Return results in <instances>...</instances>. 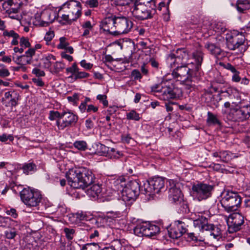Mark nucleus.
I'll return each instance as SVG.
<instances>
[{"instance_id": "f257e3e1", "label": "nucleus", "mask_w": 250, "mask_h": 250, "mask_svg": "<svg viewBox=\"0 0 250 250\" xmlns=\"http://www.w3.org/2000/svg\"><path fill=\"white\" fill-rule=\"evenodd\" d=\"M194 62H191L187 65H177L173 69L172 75L178 81L185 82L186 89H194L196 83L199 82L203 75L201 66L203 61L204 53L200 50L192 53Z\"/></svg>"}, {"instance_id": "f03ea898", "label": "nucleus", "mask_w": 250, "mask_h": 250, "mask_svg": "<svg viewBox=\"0 0 250 250\" xmlns=\"http://www.w3.org/2000/svg\"><path fill=\"white\" fill-rule=\"evenodd\" d=\"M66 176L71 187L83 190L91 185L95 179L92 171L85 167L70 170L67 173Z\"/></svg>"}, {"instance_id": "7ed1b4c3", "label": "nucleus", "mask_w": 250, "mask_h": 250, "mask_svg": "<svg viewBox=\"0 0 250 250\" xmlns=\"http://www.w3.org/2000/svg\"><path fill=\"white\" fill-rule=\"evenodd\" d=\"M151 91L160 94L164 100L176 99L182 96V89L178 87L171 81L163 80L161 83L151 86Z\"/></svg>"}, {"instance_id": "20e7f679", "label": "nucleus", "mask_w": 250, "mask_h": 250, "mask_svg": "<svg viewBox=\"0 0 250 250\" xmlns=\"http://www.w3.org/2000/svg\"><path fill=\"white\" fill-rule=\"evenodd\" d=\"M168 191V199L169 201L175 204L179 208L180 212L188 213L189 209L186 201L183 199V195L180 188V184L175 183L173 180H170Z\"/></svg>"}, {"instance_id": "39448f33", "label": "nucleus", "mask_w": 250, "mask_h": 250, "mask_svg": "<svg viewBox=\"0 0 250 250\" xmlns=\"http://www.w3.org/2000/svg\"><path fill=\"white\" fill-rule=\"evenodd\" d=\"M222 196L221 204L226 211L229 212L238 210L242 203V198L238 192L225 190Z\"/></svg>"}, {"instance_id": "423d86ee", "label": "nucleus", "mask_w": 250, "mask_h": 250, "mask_svg": "<svg viewBox=\"0 0 250 250\" xmlns=\"http://www.w3.org/2000/svg\"><path fill=\"white\" fill-rule=\"evenodd\" d=\"M49 118L50 120L57 119V125L60 129H63L67 126L75 124L77 120V117L70 112H60L57 110H51Z\"/></svg>"}, {"instance_id": "0eeeda50", "label": "nucleus", "mask_w": 250, "mask_h": 250, "mask_svg": "<svg viewBox=\"0 0 250 250\" xmlns=\"http://www.w3.org/2000/svg\"><path fill=\"white\" fill-rule=\"evenodd\" d=\"M165 181L160 177H154L144 183L141 187V191L148 196H153L165 188Z\"/></svg>"}, {"instance_id": "6e6552de", "label": "nucleus", "mask_w": 250, "mask_h": 250, "mask_svg": "<svg viewBox=\"0 0 250 250\" xmlns=\"http://www.w3.org/2000/svg\"><path fill=\"white\" fill-rule=\"evenodd\" d=\"M20 196L22 202L30 207L37 206L42 199V195L39 191L29 188H23L20 192Z\"/></svg>"}, {"instance_id": "1a4fd4ad", "label": "nucleus", "mask_w": 250, "mask_h": 250, "mask_svg": "<svg viewBox=\"0 0 250 250\" xmlns=\"http://www.w3.org/2000/svg\"><path fill=\"white\" fill-rule=\"evenodd\" d=\"M134 2L131 8L132 15L134 18L138 21H144L151 19L153 15L151 11L140 2V0H131Z\"/></svg>"}, {"instance_id": "9d476101", "label": "nucleus", "mask_w": 250, "mask_h": 250, "mask_svg": "<svg viewBox=\"0 0 250 250\" xmlns=\"http://www.w3.org/2000/svg\"><path fill=\"white\" fill-rule=\"evenodd\" d=\"M134 233L140 237L145 236L151 237L156 235L160 232L159 227L147 222L138 224L134 228Z\"/></svg>"}, {"instance_id": "9b49d317", "label": "nucleus", "mask_w": 250, "mask_h": 250, "mask_svg": "<svg viewBox=\"0 0 250 250\" xmlns=\"http://www.w3.org/2000/svg\"><path fill=\"white\" fill-rule=\"evenodd\" d=\"M141 191V187L136 181L130 182L126 185L120 193V196L125 202L134 201Z\"/></svg>"}, {"instance_id": "f8f14e48", "label": "nucleus", "mask_w": 250, "mask_h": 250, "mask_svg": "<svg viewBox=\"0 0 250 250\" xmlns=\"http://www.w3.org/2000/svg\"><path fill=\"white\" fill-rule=\"evenodd\" d=\"M213 188V186L208 184L200 183L193 185L192 187V196L198 201L206 199L211 196Z\"/></svg>"}, {"instance_id": "ddd939ff", "label": "nucleus", "mask_w": 250, "mask_h": 250, "mask_svg": "<svg viewBox=\"0 0 250 250\" xmlns=\"http://www.w3.org/2000/svg\"><path fill=\"white\" fill-rule=\"evenodd\" d=\"M115 30L114 31V36L127 33L133 26V23L127 18L122 16H115Z\"/></svg>"}, {"instance_id": "4468645a", "label": "nucleus", "mask_w": 250, "mask_h": 250, "mask_svg": "<svg viewBox=\"0 0 250 250\" xmlns=\"http://www.w3.org/2000/svg\"><path fill=\"white\" fill-rule=\"evenodd\" d=\"M227 46L229 50H234L244 43L245 38L242 34L227 33L226 37Z\"/></svg>"}, {"instance_id": "2eb2a0df", "label": "nucleus", "mask_w": 250, "mask_h": 250, "mask_svg": "<svg viewBox=\"0 0 250 250\" xmlns=\"http://www.w3.org/2000/svg\"><path fill=\"white\" fill-rule=\"evenodd\" d=\"M244 223V217L240 213H236L231 215L228 219L229 231L230 233L240 229Z\"/></svg>"}, {"instance_id": "dca6fc26", "label": "nucleus", "mask_w": 250, "mask_h": 250, "mask_svg": "<svg viewBox=\"0 0 250 250\" xmlns=\"http://www.w3.org/2000/svg\"><path fill=\"white\" fill-rule=\"evenodd\" d=\"M110 184L112 189V194L120 195V193L126 186V180L123 176H116L110 180Z\"/></svg>"}, {"instance_id": "f3484780", "label": "nucleus", "mask_w": 250, "mask_h": 250, "mask_svg": "<svg viewBox=\"0 0 250 250\" xmlns=\"http://www.w3.org/2000/svg\"><path fill=\"white\" fill-rule=\"evenodd\" d=\"M115 16L111 15L105 18L101 22L100 28L113 35L115 29Z\"/></svg>"}, {"instance_id": "a211bd4d", "label": "nucleus", "mask_w": 250, "mask_h": 250, "mask_svg": "<svg viewBox=\"0 0 250 250\" xmlns=\"http://www.w3.org/2000/svg\"><path fill=\"white\" fill-rule=\"evenodd\" d=\"M109 229L108 227L98 228L96 229H91V233L89 234V238L92 239L95 237H99L100 239H106L110 235Z\"/></svg>"}, {"instance_id": "6ab92c4d", "label": "nucleus", "mask_w": 250, "mask_h": 250, "mask_svg": "<svg viewBox=\"0 0 250 250\" xmlns=\"http://www.w3.org/2000/svg\"><path fill=\"white\" fill-rule=\"evenodd\" d=\"M211 155L214 158H217L218 161L224 163H228L234 157L233 154L228 150L213 151Z\"/></svg>"}, {"instance_id": "aec40b11", "label": "nucleus", "mask_w": 250, "mask_h": 250, "mask_svg": "<svg viewBox=\"0 0 250 250\" xmlns=\"http://www.w3.org/2000/svg\"><path fill=\"white\" fill-rule=\"evenodd\" d=\"M208 227V229L206 230L207 236L212 237L217 240H219L222 238L220 229L212 224H209Z\"/></svg>"}, {"instance_id": "412c9836", "label": "nucleus", "mask_w": 250, "mask_h": 250, "mask_svg": "<svg viewBox=\"0 0 250 250\" xmlns=\"http://www.w3.org/2000/svg\"><path fill=\"white\" fill-rule=\"evenodd\" d=\"M4 4H7L9 6L8 11L9 14L18 13L20 7L22 4L21 0H8L5 2Z\"/></svg>"}, {"instance_id": "4be33fe9", "label": "nucleus", "mask_w": 250, "mask_h": 250, "mask_svg": "<svg viewBox=\"0 0 250 250\" xmlns=\"http://www.w3.org/2000/svg\"><path fill=\"white\" fill-rule=\"evenodd\" d=\"M205 47L211 54L217 58L220 56L223 52V50L220 46L210 42H207L205 45Z\"/></svg>"}, {"instance_id": "5701e85b", "label": "nucleus", "mask_w": 250, "mask_h": 250, "mask_svg": "<svg viewBox=\"0 0 250 250\" xmlns=\"http://www.w3.org/2000/svg\"><path fill=\"white\" fill-rule=\"evenodd\" d=\"M209 225L207 219L204 216L200 217L193 221V225L195 228H198L201 231H206L207 229H208V226Z\"/></svg>"}, {"instance_id": "b1692460", "label": "nucleus", "mask_w": 250, "mask_h": 250, "mask_svg": "<svg viewBox=\"0 0 250 250\" xmlns=\"http://www.w3.org/2000/svg\"><path fill=\"white\" fill-rule=\"evenodd\" d=\"M174 57H178L186 60L188 58V53L185 48H178L175 53H171L168 55L167 58V62L172 61Z\"/></svg>"}, {"instance_id": "393cba45", "label": "nucleus", "mask_w": 250, "mask_h": 250, "mask_svg": "<svg viewBox=\"0 0 250 250\" xmlns=\"http://www.w3.org/2000/svg\"><path fill=\"white\" fill-rule=\"evenodd\" d=\"M35 50L33 49L32 48L28 49L26 51H25L24 55L20 56L17 57L16 61L17 63L19 64L20 62L22 61L23 59L26 58L27 59H26V60H23V61L25 62L27 64H30L31 59L32 57L35 55Z\"/></svg>"}, {"instance_id": "a878e982", "label": "nucleus", "mask_w": 250, "mask_h": 250, "mask_svg": "<svg viewBox=\"0 0 250 250\" xmlns=\"http://www.w3.org/2000/svg\"><path fill=\"white\" fill-rule=\"evenodd\" d=\"M187 241L192 243L195 246L200 245L201 242H203L205 240V238L200 235H196L194 232H187Z\"/></svg>"}, {"instance_id": "bb28decb", "label": "nucleus", "mask_w": 250, "mask_h": 250, "mask_svg": "<svg viewBox=\"0 0 250 250\" xmlns=\"http://www.w3.org/2000/svg\"><path fill=\"white\" fill-rule=\"evenodd\" d=\"M84 192L88 196L95 198L101 193L102 188L99 184H94Z\"/></svg>"}, {"instance_id": "cd10ccee", "label": "nucleus", "mask_w": 250, "mask_h": 250, "mask_svg": "<svg viewBox=\"0 0 250 250\" xmlns=\"http://www.w3.org/2000/svg\"><path fill=\"white\" fill-rule=\"evenodd\" d=\"M21 168L26 175L32 174L37 170V166L33 163H25Z\"/></svg>"}, {"instance_id": "c85d7f7f", "label": "nucleus", "mask_w": 250, "mask_h": 250, "mask_svg": "<svg viewBox=\"0 0 250 250\" xmlns=\"http://www.w3.org/2000/svg\"><path fill=\"white\" fill-rule=\"evenodd\" d=\"M236 8L239 12L245 13L250 8V3L248 0H237Z\"/></svg>"}, {"instance_id": "c756f323", "label": "nucleus", "mask_w": 250, "mask_h": 250, "mask_svg": "<svg viewBox=\"0 0 250 250\" xmlns=\"http://www.w3.org/2000/svg\"><path fill=\"white\" fill-rule=\"evenodd\" d=\"M207 123L208 125H220L221 123L218 119L217 116L211 113V112H208V117L207 118Z\"/></svg>"}, {"instance_id": "7c9ffc66", "label": "nucleus", "mask_w": 250, "mask_h": 250, "mask_svg": "<svg viewBox=\"0 0 250 250\" xmlns=\"http://www.w3.org/2000/svg\"><path fill=\"white\" fill-rule=\"evenodd\" d=\"M224 82V81L223 79L219 80H215L213 81L211 83V85L209 87V91L210 92H220L221 93L223 92H227L229 94H230L229 91H231L230 89L227 90L225 91H223L222 90H220V87L217 85L218 83H223Z\"/></svg>"}, {"instance_id": "2f4dec72", "label": "nucleus", "mask_w": 250, "mask_h": 250, "mask_svg": "<svg viewBox=\"0 0 250 250\" xmlns=\"http://www.w3.org/2000/svg\"><path fill=\"white\" fill-rule=\"evenodd\" d=\"M69 15L63 14L62 16V20H59V22L62 25L71 24L73 21H76L80 17V14L77 16L75 15V17L72 18H70Z\"/></svg>"}, {"instance_id": "473e14b6", "label": "nucleus", "mask_w": 250, "mask_h": 250, "mask_svg": "<svg viewBox=\"0 0 250 250\" xmlns=\"http://www.w3.org/2000/svg\"><path fill=\"white\" fill-rule=\"evenodd\" d=\"M56 57L52 54H49L42 58L43 61V67L47 68L50 71L51 69V66L52 64V61L56 60Z\"/></svg>"}, {"instance_id": "72a5a7b5", "label": "nucleus", "mask_w": 250, "mask_h": 250, "mask_svg": "<svg viewBox=\"0 0 250 250\" xmlns=\"http://www.w3.org/2000/svg\"><path fill=\"white\" fill-rule=\"evenodd\" d=\"M168 235L170 238L174 239H178L182 236L180 231L177 229L174 224L170 230H168Z\"/></svg>"}, {"instance_id": "f704fd0d", "label": "nucleus", "mask_w": 250, "mask_h": 250, "mask_svg": "<svg viewBox=\"0 0 250 250\" xmlns=\"http://www.w3.org/2000/svg\"><path fill=\"white\" fill-rule=\"evenodd\" d=\"M97 153L100 155H103L107 157L108 151L110 150V147L101 143L97 144Z\"/></svg>"}, {"instance_id": "c9c22d12", "label": "nucleus", "mask_w": 250, "mask_h": 250, "mask_svg": "<svg viewBox=\"0 0 250 250\" xmlns=\"http://www.w3.org/2000/svg\"><path fill=\"white\" fill-rule=\"evenodd\" d=\"M100 247V250H122V244L120 241H115L114 245L110 247H103L101 244Z\"/></svg>"}, {"instance_id": "e433bc0d", "label": "nucleus", "mask_w": 250, "mask_h": 250, "mask_svg": "<svg viewBox=\"0 0 250 250\" xmlns=\"http://www.w3.org/2000/svg\"><path fill=\"white\" fill-rule=\"evenodd\" d=\"M65 67L64 63L61 62H56L53 64V69L50 70V72L52 74H58L62 71Z\"/></svg>"}, {"instance_id": "4c0bfd02", "label": "nucleus", "mask_w": 250, "mask_h": 250, "mask_svg": "<svg viewBox=\"0 0 250 250\" xmlns=\"http://www.w3.org/2000/svg\"><path fill=\"white\" fill-rule=\"evenodd\" d=\"M167 62L169 64L171 68H176L177 65H185L186 63L185 60L178 57H174L172 61Z\"/></svg>"}, {"instance_id": "58836bf2", "label": "nucleus", "mask_w": 250, "mask_h": 250, "mask_svg": "<svg viewBox=\"0 0 250 250\" xmlns=\"http://www.w3.org/2000/svg\"><path fill=\"white\" fill-rule=\"evenodd\" d=\"M174 224L177 229L180 231L181 233H182V235L184 233H187V232H188V230L186 228V225L185 223L180 221H176Z\"/></svg>"}, {"instance_id": "ea45409f", "label": "nucleus", "mask_w": 250, "mask_h": 250, "mask_svg": "<svg viewBox=\"0 0 250 250\" xmlns=\"http://www.w3.org/2000/svg\"><path fill=\"white\" fill-rule=\"evenodd\" d=\"M100 245L98 243H87L83 247L81 250H100Z\"/></svg>"}, {"instance_id": "a19ab883", "label": "nucleus", "mask_w": 250, "mask_h": 250, "mask_svg": "<svg viewBox=\"0 0 250 250\" xmlns=\"http://www.w3.org/2000/svg\"><path fill=\"white\" fill-rule=\"evenodd\" d=\"M74 146L78 150L84 151L87 149V145L84 141H76L73 144Z\"/></svg>"}, {"instance_id": "79ce46f5", "label": "nucleus", "mask_w": 250, "mask_h": 250, "mask_svg": "<svg viewBox=\"0 0 250 250\" xmlns=\"http://www.w3.org/2000/svg\"><path fill=\"white\" fill-rule=\"evenodd\" d=\"M122 155V153L120 151L116 150L114 148H110L108 151L107 157H110L111 159H118Z\"/></svg>"}, {"instance_id": "37998d69", "label": "nucleus", "mask_w": 250, "mask_h": 250, "mask_svg": "<svg viewBox=\"0 0 250 250\" xmlns=\"http://www.w3.org/2000/svg\"><path fill=\"white\" fill-rule=\"evenodd\" d=\"M79 68L77 66V64L76 62H74L72 64V66L69 67H67L66 69V72L67 73H70L72 74L71 76H69V78H73L75 77V75L77 73V71H78Z\"/></svg>"}, {"instance_id": "c03bdc74", "label": "nucleus", "mask_w": 250, "mask_h": 250, "mask_svg": "<svg viewBox=\"0 0 250 250\" xmlns=\"http://www.w3.org/2000/svg\"><path fill=\"white\" fill-rule=\"evenodd\" d=\"M63 231L67 240H71L73 238L75 233V229L68 228H64Z\"/></svg>"}, {"instance_id": "a18cd8bd", "label": "nucleus", "mask_w": 250, "mask_h": 250, "mask_svg": "<svg viewBox=\"0 0 250 250\" xmlns=\"http://www.w3.org/2000/svg\"><path fill=\"white\" fill-rule=\"evenodd\" d=\"M213 29L216 32L222 33L226 30V28L223 23L219 22L214 25Z\"/></svg>"}, {"instance_id": "49530a36", "label": "nucleus", "mask_w": 250, "mask_h": 250, "mask_svg": "<svg viewBox=\"0 0 250 250\" xmlns=\"http://www.w3.org/2000/svg\"><path fill=\"white\" fill-rule=\"evenodd\" d=\"M167 109H184V107L183 105H179L177 103L174 102H168L166 103Z\"/></svg>"}, {"instance_id": "de8ad7c7", "label": "nucleus", "mask_w": 250, "mask_h": 250, "mask_svg": "<svg viewBox=\"0 0 250 250\" xmlns=\"http://www.w3.org/2000/svg\"><path fill=\"white\" fill-rule=\"evenodd\" d=\"M126 116L128 120L139 121L140 119V115L135 110H131L130 112L127 113Z\"/></svg>"}, {"instance_id": "09e8293b", "label": "nucleus", "mask_w": 250, "mask_h": 250, "mask_svg": "<svg viewBox=\"0 0 250 250\" xmlns=\"http://www.w3.org/2000/svg\"><path fill=\"white\" fill-rule=\"evenodd\" d=\"M16 235V231L14 229H9L4 231V235L8 239H14Z\"/></svg>"}, {"instance_id": "8fccbe9b", "label": "nucleus", "mask_w": 250, "mask_h": 250, "mask_svg": "<svg viewBox=\"0 0 250 250\" xmlns=\"http://www.w3.org/2000/svg\"><path fill=\"white\" fill-rule=\"evenodd\" d=\"M219 65L223 67V68L230 71L232 73L236 72V69L235 67L229 63L220 62H219Z\"/></svg>"}, {"instance_id": "3c124183", "label": "nucleus", "mask_w": 250, "mask_h": 250, "mask_svg": "<svg viewBox=\"0 0 250 250\" xmlns=\"http://www.w3.org/2000/svg\"><path fill=\"white\" fill-rule=\"evenodd\" d=\"M60 43L58 45L57 47L59 49H63L69 44L68 42H66V38L62 37L60 38Z\"/></svg>"}, {"instance_id": "603ef678", "label": "nucleus", "mask_w": 250, "mask_h": 250, "mask_svg": "<svg viewBox=\"0 0 250 250\" xmlns=\"http://www.w3.org/2000/svg\"><path fill=\"white\" fill-rule=\"evenodd\" d=\"M79 94L77 93H74L72 96H68L67 97L68 101L71 102L74 105H77V103L79 100Z\"/></svg>"}, {"instance_id": "864d4df0", "label": "nucleus", "mask_w": 250, "mask_h": 250, "mask_svg": "<svg viewBox=\"0 0 250 250\" xmlns=\"http://www.w3.org/2000/svg\"><path fill=\"white\" fill-rule=\"evenodd\" d=\"M20 45L21 47L26 48L30 47L31 43L27 38L22 37L20 39Z\"/></svg>"}, {"instance_id": "5fc2aeb1", "label": "nucleus", "mask_w": 250, "mask_h": 250, "mask_svg": "<svg viewBox=\"0 0 250 250\" xmlns=\"http://www.w3.org/2000/svg\"><path fill=\"white\" fill-rule=\"evenodd\" d=\"M89 76V74L85 72H80L79 69L77 71V73L75 75L74 78L75 80L77 79L86 78Z\"/></svg>"}, {"instance_id": "6e6d98bb", "label": "nucleus", "mask_w": 250, "mask_h": 250, "mask_svg": "<svg viewBox=\"0 0 250 250\" xmlns=\"http://www.w3.org/2000/svg\"><path fill=\"white\" fill-rule=\"evenodd\" d=\"M3 36L4 37H12L13 38H19V35L16 33L14 30H10L9 31L5 30L3 32Z\"/></svg>"}, {"instance_id": "4d7b16f0", "label": "nucleus", "mask_w": 250, "mask_h": 250, "mask_svg": "<svg viewBox=\"0 0 250 250\" xmlns=\"http://www.w3.org/2000/svg\"><path fill=\"white\" fill-rule=\"evenodd\" d=\"M106 98L107 97L105 95L99 94L97 96V99L103 104V108H105L107 106L108 101L106 100Z\"/></svg>"}, {"instance_id": "13d9d810", "label": "nucleus", "mask_w": 250, "mask_h": 250, "mask_svg": "<svg viewBox=\"0 0 250 250\" xmlns=\"http://www.w3.org/2000/svg\"><path fill=\"white\" fill-rule=\"evenodd\" d=\"M75 217L79 220H87L88 216L85 212L81 211L75 214Z\"/></svg>"}, {"instance_id": "bf43d9fd", "label": "nucleus", "mask_w": 250, "mask_h": 250, "mask_svg": "<svg viewBox=\"0 0 250 250\" xmlns=\"http://www.w3.org/2000/svg\"><path fill=\"white\" fill-rule=\"evenodd\" d=\"M131 75L134 80H140L142 78L140 72L138 69H134L132 71Z\"/></svg>"}, {"instance_id": "052dcab7", "label": "nucleus", "mask_w": 250, "mask_h": 250, "mask_svg": "<svg viewBox=\"0 0 250 250\" xmlns=\"http://www.w3.org/2000/svg\"><path fill=\"white\" fill-rule=\"evenodd\" d=\"M71 2H74L75 3V6L77 8L75 12V15L76 16H77L78 14H79V13L80 17L82 14V7L81 3L77 0H71Z\"/></svg>"}, {"instance_id": "680f3d73", "label": "nucleus", "mask_w": 250, "mask_h": 250, "mask_svg": "<svg viewBox=\"0 0 250 250\" xmlns=\"http://www.w3.org/2000/svg\"><path fill=\"white\" fill-rule=\"evenodd\" d=\"M237 114H241L242 119H246L250 116V112L248 110H235Z\"/></svg>"}, {"instance_id": "e2e57ef3", "label": "nucleus", "mask_w": 250, "mask_h": 250, "mask_svg": "<svg viewBox=\"0 0 250 250\" xmlns=\"http://www.w3.org/2000/svg\"><path fill=\"white\" fill-rule=\"evenodd\" d=\"M32 73L35 74L38 77H43L45 75V73L43 71L41 70L40 69L37 68H35L33 69Z\"/></svg>"}, {"instance_id": "0e129e2a", "label": "nucleus", "mask_w": 250, "mask_h": 250, "mask_svg": "<svg viewBox=\"0 0 250 250\" xmlns=\"http://www.w3.org/2000/svg\"><path fill=\"white\" fill-rule=\"evenodd\" d=\"M86 4L90 8H96L99 5L98 0H87Z\"/></svg>"}, {"instance_id": "69168bd1", "label": "nucleus", "mask_w": 250, "mask_h": 250, "mask_svg": "<svg viewBox=\"0 0 250 250\" xmlns=\"http://www.w3.org/2000/svg\"><path fill=\"white\" fill-rule=\"evenodd\" d=\"M80 64L82 67H83L84 69L89 70L91 69L92 66L93 64L89 63V62H86V61L85 60H82L80 62Z\"/></svg>"}, {"instance_id": "338daca9", "label": "nucleus", "mask_w": 250, "mask_h": 250, "mask_svg": "<svg viewBox=\"0 0 250 250\" xmlns=\"http://www.w3.org/2000/svg\"><path fill=\"white\" fill-rule=\"evenodd\" d=\"M8 139L10 141H12L13 140V137L11 135H7L6 134L4 133L1 135H0V141L2 142H5Z\"/></svg>"}, {"instance_id": "774afa93", "label": "nucleus", "mask_w": 250, "mask_h": 250, "mask_svg": "<svg viewBox=\"0 0 250 250\" xmlns=\"http://www.w3.org/2000/svg\"><path fill=\"white\" fill-rule=\"evenodd\" d=\"M54 37V33L53 31L47 32L44 37L45 41L47 42L51 41Z\"/></svg>"}]
</instances>
